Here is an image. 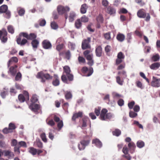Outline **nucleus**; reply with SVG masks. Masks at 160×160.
<instances>
[{"mask_svg":"<svg viewBox=\"0 0 160 160\" xmlns=\"http://www.w3.org/2000/svg\"><path fill=\"white\" fill-rule=\"evenodd\" d=\"M22 37L26 38L28 40H32L35 39L37 36L34 33H31L28 34L27 33L24 32L20 33L18 36L17 37L16 42L18 44L21 46L24 45L28 42V40L26 39L23 38L21 40Z\"/></svg>","mask_w":160,"mask_h":160,"instance_id":"obj_1","label":"nucleus"},{"mask_svg":"<svg viewBox=\"0 0 160 160\" xmlns=\"http://www.w3.org/2000/svg\"><path fill=\"white\" fill-rule=\"evenodd\" d=\"M92 51L87 50L83 52V55L86 59L88 61V64L90 66H92L94 64L93 54L92 53Z\"/></svg>","mask_w":160,"mask_h":160,"instance_id":"obj_2","label":"nucleus"},{"mask_svg":"<svg viewBox=\"0 0 160 160\" xmlns=\"http://www.w3.org/2000/svg\"><path fill=\"white\" fill-rule=\"evenodd\" d=\"M108 110L105 108H103L101 111L99 118L103 121L107 120V119H110L112 118L113 115L111 112H108Z\"/></svg>","mask_w":160,"mask_h":160,"instance_id":"obj_3","label":"nucleus"},{"mask_svg":"<svg viewBox=\"0 0 160 160\" xmlns=\"http://www.w3.org/2000/svg\"><path fill=\"white\" fill-rule=\"evenodd\" d=\"M36 77L38 78L41 79V81L42 83H45L46 82L45 79H44L43 78L46 80L52 79V77L48 73H45L42 71L38 72Z\"/></svg>","mask_w":160,"mask_h":160,"instance_id":"obj_4","label":"nucleus"},{"mask_svg":"<svg viewBox=\"0 0 160 160\" xmlns=\"http://www.w3.org/2000/svg\"><path fill=\"white\" fill-rule=\"evenodd\" d=\"M90 142V139L88 136L85 137L80 142V144L78 145V148L79 150H84L86 147L88 146Z\"/></svg>","mask_w":160,"mask_h":160,"instance_id":"obj_5","label":"nucleus"},{"mask_svg":"<svg viewBox=\"0 0 160 160\" xmlns=\"http://www.w3.org/2000/svg\"><path fill=\"white\" fill-rule=\"evenodd\" d=\"M4 13V16L7 19L11 17V12L8 10V7L6 5H3L0 7V13Z\"/></svg>","mask_w":160,"mask_h":160,"instance_id":"obj_6","label":"nucleus"},{"mask_svg":"<svg viewBox=\"0 0 160 160\" xmlns=\"http://www.w3.org/2000/svg\"><path fill=\"white\" fill-rule=\"evenodd\" d=\"M63 72L61 78L63 82L64 83H67L68 80L66 75L68 74L71 72L70 67L68 66H65L63 67Z\"/></svg>","mask_w":160,"mask_h":160,"instance_id":"obj_7","label":"nucleus"},{"mask_svg":"<svg viewBox=\"0 0 160 160\" xmlns=\"http://www.w3.org/2000/svg\"><path fill=\"white\" fill-rule=\"evenodd\" d=\"M57 9L58 14L60 15H62L69 12L70 8L68 6H64L62 5H59L57 6Z\"/></svg>","mask_w":160,"mask_h":160,"instance_id":"obj_8","label":"nucleus"},{"mask_svg":"<svg viewBox=\"0 0 160 160\" xmlns=\"http://www.w3.org/2000/svg\"><path fill=\"white\" fill-rule=\"evenodd\" d=\"M91 41L90 38H88L87 39H84L82 43V50L90 49L91 48L90 42Z\"/></svg>","mask_w":160,"mask_h":160,"instance_id":"obj_9","label":"nucleus"},{"mask_svg":"<svg viewBox=\"0 0 160 160\" xmlns=\"http://www.w3.org/2000/svg\"><path fill=\"white\" fill-rule=\"evenodd\" d=\"M18 99L21 102H24L25 100H28L29 99V94L26 91H23V94H20L18 96Z\"/></svg>","mask_w":160,"mask_h":160,"instance_id":"obj_10","label":"nucleus"},{"mask_svg":"<svg viewBox=\"0 0 160 160\" xmlns=\"http://www.w3.org/2000/svg\"><path fill=\"white\" fill-rule=\"evenodd\" d=\"M16 128L15 124L12 123H10L8 125V128H5L2 130V132L5 134H8L13 132V130Z\"/></svg>","mask_w":160,"mask_h":160,"instance_id":"obj_11","label":"nucleus"},{"mask_svg":"<svg viewBox=\"0 0 160 160\" xmlns=\"http://www.w3.org/2000/svg\"><path fill=\"white\" fill-rule=\"evenodd\" d=\"M125 58V55L122 52H119L117 55V58L116 59L115 64L118 65L121 63Z\"/></svg>","mask_w":160,"mask_h":160,"instance_id":"obj_12","label":"nucleus"},{"mask_svg":"<svg viewBox=\"0 0 160 160\" xmlns=\"http://www.w3.org/2000/svg\"><path fill=\"white\" fill-rule=\"evenodd\" d=\"M151 85L153 87L158 88L160 87V78H158L156 77L153 76Z\"/></svg>","mask_w":160,"mask_h":160,"instance_id":"obj_13","label":"nucleus"},{"mask_svg":"<svg viewBox=\"0 0 160 160\" xmlns=\"http://www.w3.org/2000/svg\"><path fill=\"white\" fill-rule=\"evenodd\" d=\"M88 71H89V72L86 75L87 77L90 76L92 74L93 72V68L92 67H90L88 69L87 67L85 66L83 67L81 69L82 72L84 74H86Z\"/></svg>","mask_w":160,"mask_h":160,"instance_id":"obj_14","label":"nucleus"},{"mask_svg":"<svg viewBox=\"0 0 160 160\" xmlns=\"http://www.w3.org/2000/svg\"><path fill=\"white\" fill-rule=\"evenodd\" d=\"M4 156L9 159H11L14 157L15 155L13 152L9 149L3 150Z\"/></svg>","mask_w":160,"mask_h":160,"instance_id":"obj_15","label":"nucleus"},{"mask_svg":"<svg viewBox=\"0 0 160 160\" xmlns=\"http://www.w3.org/2000/svg\"><path fill=\"white\" fill-rule=\"evenodd\" d=\"M40 105L37 104L32 103L29 106L30 108L36 114L38 113V110L40 109Z\"/></svg>","mask_w":160,"mask_h":160,"instance_id":"obj_16","label":"nucleus"},{"mask_svg":"<svg viewBox=\"0 0 160 160\" xmlns=\"http://www.w3.org/2000/svg\"><path fill=\"white\" fill-rule=\"evenodd\" d=\"M42 47L45 49H50L52 47V45L50 42L47 39L44 40L42 42Z\"/></svg>","mask_w":160,"mask_h":160,"instance_id":"obj_17","label":"nucleus"},{"mask_svg":"<svg viewBox=\"0 0 160 160\" xmlns=\"http://www.w3.org/2000/svg\"><path fill=\"white\" fill-rule=\"evenodd\" d=\"M2 33L0 35V39L3 42H6L8 39L7 37V32L6 30H2L1 31Z\"/></svg>","mask_w":160,"mask_h":160,"instance_id":"obj_18","label":"nucleus"},{"mask_svg":"<svg viewBox=\"0 0 160 160\" xmlns=\"http://www.w3.org/2000/svg\"><path fill=\"white\" fill-rule=\"evenodd\" d=\"M138 16L141 18H144L146 16V13L143 9H141L139 10L137 12Z\"/></svg>","mask_w":160,"mask_h":160,"instance_id":"obj_19","label":"nucleus"},{"mask_svg":"<svg viewBox=\"0 0 160 160\" xmlns=\"http://www.w3.org/2000/svg\"><path fill=\"white\" fill-rule=\"evenodd\" d=\"M102 49L101 46L97 47L95 49V53L96 56L98 57H100L102 56Z\"/></svg>","mask_w":160,"mask_h":160,"instance_id":"obj_20","label":"nucleus"},{"mask_svg":"<svg viewBox=\"0 0 160 160\" xmlns=\"http://www.w3.org/2000/svg\"><path fill=\"white\" fill-rule=\"evenodd\" d=\"M17 66L16 65H14L10 67L9 72L12 76H15L16 74L17 70Z\"/></svg>","mask_w":160,"mask_h":160,"instance_id":"obj_21","label":"nucleus"},{"mask_svg":"<svg viewBox=\"0 0 160 160\" xmlns=\"http://www.w3.org/2000/svg\"><path fill=\"white\" fill-rule=\"evenodd\" d=\"M82 128L86 127L87 126V123H90V121L88 117L86 116L84 117L82 119Z\"/></svg>","mask_w":160,"mask_h":160,"instance_id":"obj_22","label":"nucleus"},{"mask_svg":"<svg viewBox=\"0 0 160 160\" xmlns=\"http://www.w3.org/2000/svg\"><path fill=\"white\" fill-rule=\"evenodd\" d=\"M54 79L52 82L53 85L55 86H57L59 85L60 81L59 78L57 75H54Z\"/></svg>","mask_w":160,"mask_h":160,"instance_id":"obj_23","label":"nucleus"},{"mask_svg":"<svg viewBox=\"0 0 160 160\" xmlns=\"http://www.w3.org/2000/svg\"><path fill=\"white\" fill-rule=\"evenodd\" d=\"M107 12L110 15H114L116 12L115 9L113 7L109 6L107 8Z\"/></svg>","mask_w":160,"mask_h":160,"instance_id":"obj_24","label":"nucleus"},{"mask_svg":"<svg viewBox=\"0 0 160 160\" xmlns=\"http://www.w3.org/2000/svg\"><path fill=\"white\" fill-rule=\"evenodd\" d=\"M128 147L131 153H133L135 151L136 148V145L133 142H129L128 144Z\"/></svg>","mask_w":160,"mask_h":160,"instance_id":"obj_25","label":"nucleus"},{"mask_svg":"<svg viewBox=\"0 0 160 160\" xmlns=\"http://www.w3.org/2000/svg\"><path fill=\"white\" fill-rule=\"evenodd\" d=\"M92 143L94 144L98 148H101L102 146V142L97 138L93 140Z\"/></svg>","mask_w":160,"mask_h":160,"instance_id":"obj_26","label":"nucleus"},{"mask_svg":"<svg viewBox=\"0 0 160 160\" xmlns=\"http://www.w3.org/2000/svg\"><path fill=\"white\" fill-rule=\"evenodd\" d=\"M64 94L65 98L67 100L71 99L72 97V94L70 91H66L64 92Z\"/></svg>","mask_w":160,"mask_h":160,"instance_id":"obj_27","label":"nucleus"},{"mask_svg":"<svg viewBox=\"0 0 160 160\" xmlns=\"http://www.w3.org/2000/svg\"><path fill=\"white\" fill-rule=\"evenodd\" d=\"M160 67L159 62H154L150 66V68L152 70H155L158 69Z\"/></svg>","mask_w":160,"mask_h":160,"instance_id":"obj_28","label":"nucleus"},{"mask_svg":"<svg viewBox=\"0 0 160 160\" xmlns=\"http://www.w3.org/2000/svg\"><path fill=\"white\" fill-rule=\"evenodd\" d=\"M116 38L119 42H122L125 39V36L124 34L119 33L117 34Z\"/></svg>","mask_w":160,"mask_h":160,"instance_id":"obj_29","label":"nucleus"},{"mask_svg":"<svg viewBox=\"0 0 160 160\" xmlns=\"http://www.w3.org/2000/svg\"><path fill=\"white\" fill-rule=\"evenodd\" d=\"M32 45L33 49H37L39 44V41L35 39L33 40L31 43Z\"/></svg>","mask_w":160,"mask_h":160,"instance_id":"obj_30","label":"nucleus"},{"mask_svg":"<svg viewBox=\"0 0 160 160\" xmlns=\"http://www.w3.org/2000/svg\"><path fill=\"white\" fill-rule=\"evenodd\" d=\"M76 15L75 13L73 12H71L69 14L68 19L70 22H72L74 20V18L76 17Z\"/></svg>","mask_w":160,"mask_h":160,"instance_id":"obj_31","label":"nucleus"},{"mask_svg":"<svg viewBox=\"0 0 160 160\" xmlns=\"http://www.w3.org/2000/svg\"><path fill=\"white\" fill-rule=\"evenodd\" d=\"M82 112H78V113L73 114L72 117V120L73 121H75L76 119L79 117H82Z\"/></svg>","mask_w":160,"mask_h":160,"instance_id":"obj_32","label":"nucleus"},{"mask_svg":"<svg viewBox=\"0 0 160 160\" xmlns=\"http://www.w3.org/2000/svg\"><path fill=\"white\" fill-rule=\"evenodd\" d=\"M75 26L77 29H80L82 26V22L80 19L76 20L75 22Z\"/></svg>","mask_w":160,"mask_h":160,"instance_id":"obj_33","label":"nucleus"},{"mask_svg":"<svg viewBox=\"0 0 160 160\" xmlns=\"http://www.w3.org/2000/svg\"><path fill=\"white\" fill-rule=\"evenodd\" d=\"M28 152L33 155H35L37 153V149L33 147H30L28 148Z\"/></svg>","mask_w":160,"mask_h":160,"instance_id":"obj_34","label":"nucleus"},{"mask_svg":"<svg viewBox=\"0 0 160 160\" xmlns=\"http://www.w3.org/2000/svg\"><path fill=\"white\" fill-rule=\"evenodd\" d=\"M121 133V131L118 129H115L114 130L112 131V134L117 137L120 136Z\"/></svg>","mask_w":160,"mask_h":160,"instance_id":"obj_35","label":"nucleus"},{"mask_svg":"<svg viewBox=\"0 0 160 160\" xmlns=\"http://www.w3.org/2000/svg\"><path fill=\"white\" fill-rule=\"evenodd\" d=\"M87 8V5L86 4H82L81 7L80 11L82 13H85L86 12Z\"/></svg>","mask_w":160,"mask_h":160,"instance_id":"obj_36","label":"nucleus"},{"mask_svg":"<svg viewBox=\"0 0 160 160\" xmlns=\"http://www.w3.org/2000/svg\"><path fill=\"white\" fill-rule=\"evenodd\" d=\"M137 146L139 148H143L145 145L144 142L141 140L138 141L137 142Z\"/></svg>","mask_w":160,"mask_h":160,"instance_id":"obj_37","label":"nucleus"},{"mask_svg":"<svg viewBox=\"0 0 160 160\" xmlns=\"http://www.w3.org/2000/svg\"><path fill=\"white\" fill-rule=\"evenodd\" d=\"M96 20L98 23H102L103 22V19L102 16L101 14H99L97 17Z\"/></svg>","mask_w":160,"mask_h":160,"instance_id":"obj_38","label":"nucleus"},{"mask_svg":"<svg viewBox=\"0 0 160 160\" xmlns=\"http://www.w3.org/2000/svg\"><path fill=\"white\" fill-rule=\"evenodd\" d=\"M38 22L39 23V25L42 27L44 26L46 24V21L44 19L42 18L38 20Z\"/></svg>","mask_w":160,"mask_h":160,"instance_id":"obj_39","label":"nucleus"},{"mask_svg":"<svg viewBox=\"0 0 160 160\" xmlns=\"http://www.w3.org/2000/svg\"><path fill=\"white\" fill-rule=\"evenodd\" d=\"M78 60L80 64H84L86 62L85 59L82 56H79L78 58Z\"/></svg>","mask_w":160,"mask_h":160,"instance_id":"obj_40","label":"nucleus"},{"mask_svg":"<svg viewBox=\"0 0 160 160\" xmlns=\"http://www.w3.org/2000/svg\"><path fill=\"white\" fill-rule=\"evenodd\" d=\"M111 50V47L110 45H107L105 48V51L108 55H109V53L110 52Z\"/></svg>","mask_w":160,"mask_h":160,"instance_id":"obj_41","label":"nucleus"},{"mask_svg":"<svg viewBox=\"0 0 160 160\" xmlns=\"http://www.w3.org/2000/svg\"><path fill=\"white\" fill-rule=\"evenodd\" d=\"M31 100L32 103H34L37 102L38 101L37 95H33L31 98Z\"/></svg>","mask_w":160,"mask_h":160,"instance_id":"obj_42","label":"nucleus"},{"mask_svg":"<svg viewBox=\"0 0 160 160\" xmlns=\"http://www.w3.org/2000/svg\"><path fill=\"white\" fill-rule=\"evenodd\" d=\"M65 58L68 60H69L71 56V54L70 51L68 50L65 52Z\"/></svg>","mask_w":160,"mask_h":160,"instance_id":"obj_43","label":"nucleus"},{"mask_svg":"<svg viewBox=\"0 0 160 160\" xmlns=\"http://www.w3.org/2000/svg\"><path fill=\"white\" fill-rule=\"evenodd\" d=\"M8 30L9 32L11 34H13L14 33V29L12 25H9L8 26Z\"/></svg>","mask_w":160,"mask_h":160,"instance_id":"obj_44","label":"nucleus"},{"mask_svg":"<svg viewBox=\"0 0 160 160\" xmlns=\"http://www.w3.org/2000/svg\"><path fill=\"white\" fill-rule=\"evenodd\" d=\"M51 28L54 29H56L58 28L57 24L55 22H51Z\"/></svg>","mask_w":160,"mask_h":160,"instance_id":"obj_45","label":"nucleus"},{"mask_svg":"<svg viewBox=\"0 0 160 160\" xmlns=\"http://www.w3.org/2000/svg\"><path fill=\"white\" fill-rule=\"evenodd\" d=\"M22 74L21 73L19 72L17 73L15 78V79L16 81H20L22 78Z\"/></svg>","mask_w":160,"mask_h":160,"instance_id":"obj_46","label":"nucleus"},{"mask_svg":"<svg viewBox=\"0 0 160 160\" xmlns=\"http://www.w3.org/2000/svg\"><path fill=\"white\" fill-rule=\"evenodd\" d=\"M66 77H67L68 80L70 81H72L73 80V75L71 73H70L66 75Z\"/></svg>","mask_w":160,"mask_h":160,"instance_id":"obj_47","label":"nucleus"},{"mask_svg":"<svg viewBox=\"0 0 160 160\" xmlns=\"http://www.w3.org/2000/svg\"><path fill=\"white\" fill-rule=\"evenodd\" d=\"M159 59V56L158 54L153 55L152 58V60L154 62L158 61Z\"/></svg>","mask_w":160,"mask_h":160,"instance_id":"obj_48","label":"nucleus"},{"mask_svg":"<svg viewBox=\"0 0 160 160\" xmlns=\"http://www.w3.org/2000/svg\"><path fill=\"white\" fill-rule=\"evenodd\" d=\"M40 137L42 140L44 142H47V139L46 137V134L45 133H42L40 135Z\"/></svg>","mask_w":160,"mask_h":160,"instance_id":"obj_49","label":"nucleus"},{"mask_svg":"<svg viewBox=\"0 0 160 160\" xmlns=\"http://www.w3.org/2000/svg\"><path fill=\"white\" fill-rule=\"evenodd\" d=\"M137 113L132 111H130L129 116L132 118H134L137 116Z\"/></svg>","mask_w":160,"mask_h":160,"instance_id":"obj_50","label":"nucleus"},{"mask_svg":"<svg viewBox=\"0 0 160 160\" xmlns=\"http://www.w3.org/2000/svg\"><path fill=\"white\" fill-rule=\"evenodd\" d=\"M18 145H19V146L20 147V148L21 147H22L24 148H26L27 147V145L26 142L24 141H21L20 142H18Z\"/></svg>","mask_w":160,"mask_h":160,"instance_id":"obj_51","label":"nucleus"},{"mask_svg":"<svg viewBox=\"0 0 160 160\" xmlns=\"http://www.w3.org/2000/svg\"><path fill=\"white\" fill-rule=\"evenodd\" d=\"M116 81L117 82L119 85H122L123 83V80H121L119 76H117L116 77Z\"/></svg>","mask_w":160,"mask_h":160,"instance_id":"obj_52","label":"nucleus"},{"mask_svg":"<svg viewBox=\"0 0 160 160\" xmlns=\"http://www.w3.org/2000/svg\"><path fill=\"white\" fill-rule=\"evenodd\" d=\"M101 109V108L98 107L95 109V113L97 116H98L100 115V111Z\"/></svg>","mask_w":160,"mask_h":160,"instance_id":"obj_53","label":"nucleus"},{"mask_svg":"<svg viewBox=\"0 0 160 160\" xmlns=\"http://www.w3.org/2000/svg\"><path fill=\"white\" fill-rule=\"evenodd\" d=\"M12 61L15 63H17L18 61V60L17 57H12L9 60V63Z\"/></svg>","mask_w":160,"mask_h":160,"instance_id":"obj_54","label":"nucleus"},{"mask_svg":"<svg viewBox=\"0 0 160 160\" xmlns=\"http://www.w3.org/2000/svg\"><path fill=\"white\" fill-rule=\"evenodd\" d=\"M135 2L141 6H142L145 4V2L142 1V0H135Z\"/></svg>","mask_w":160,"mask_h":160,"instance_id":"obj_55","label":"nucleus"},{"mask_svg":"<svg viewBox=\"0 0 160 160\" xmlns=\"http://www.w3.org/2000/svg\"><path fill=\"white\" fill-rule=\"evenodd\" d=\"M104 36V38L107 40H110L111 39L110 33L109 32L105 33Z\"/></svg>","mask_w":160,"mask_h":160,"instance_id":"obj_56","label":"nucleus"},{"mask_svg":"<svg viewBox=\"0 0 160 160\" xmlns=\"http://www.w3.org/2000/svg\"><path fill=\"white\" fill-rule=\"evenodd\" d=\"M119 66L117 68V69L118 70H122L125 67V63L119 64Z\"/></svg>","mask_w":160,"mask_h":160,"instance_id":"obj_57","label":"nucleus"},{"mask_svg":"<svg viewBox=\"0 0 160 160\" xmlns=\"http://www.w3.org/2000/svg\"><path fill=\"white\" fill-rule=\"evenodd\" d=\"M0 147L6 149L7 148V146L4 142L0 141Z\"/></svg>","mask_w":160,"mask_h":160,"instance_id":"obj_58","label":"nucleus"},{"mask_svg":"<svg viewBox=\"0 0 160 160\" xmlns=\"http://www.w3.org/2000/svg\"><path fill=\"white\" fill-rule=\"evenodd\" d=\"M63 126L62 121L61 120L58 122L57 124V127L59 130H60Z\"/></svg>","mask_w":160,"mask_h":160,"instance_id":"obj_59","label":"nucleus"},{"mask_svg":"<svg viewBox=\"0 0 160 160\" xmlns=\"http://www.w3.org/2000/svg\"><path fill=\"white\" fill-rule=\"evenodd\" d=\"M81 21L83 22H87L88 21V18L85 16H83L81 18Z\"/></svg>","mask_w":160,"mask_h":160,"instance_id":"obj_60","label":"nucleus"},{"mask_svg":"<svg viewBox=\"0 0 160 160\" xmlns=\"http://www.w3.org/2000/svg\"><path fill=\"white\" fill-rule=\"evenodd\" d=\"M47 123L51 126H53L55 125V123L53 119H51L47 122Z\"/></svg>","mask_w":160,"mask_h":160,"instance_id":"obj_61","label":"nucleus"},{"mask_svg":"<svg viewBox=\"0 0 160 160\" xmlns=\"http://www.w3.org/2000/svg\"><path fill=\"white\" fill-rule=\"evenodd\" d=\"M25 11L23 8H21L18 11V13L20 16H23L25 13Z\"/></svg>","mask_w":160,"mask_h":160,"instance_id":"obj_62","label":"nucleus"},{"mask_svg":"<svg viewBox=\"0 0 160 160\" xmlns=\"http://www.w3.org/2000/svg\"><path fill=\"white\" fill-rule=\"evenodd\" d=\"M63 47V44H60L58 45L57 46L56 49L59 52L62 49Z\"/></svg>","mask_w":160,"mask_h":160,"instance_id":"obj_63","label":"nucleus"},{"mask_svg":"<svg viewBox=\"0 0 160 160\" xmlns=\"http://www.w3.org/2000/svg\"><path fill=\"white\" fill-rule=\"evenodd\" d=\"M135 104V102L134 101L129 102L128 104V106L129 109H132L133 108L134 105Z\"/></svg>","mask_w":160,"mask_h":160,"instance_id":"obj_64","label":"nucleus"}]
</instances>
